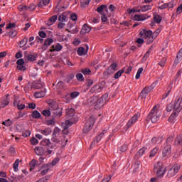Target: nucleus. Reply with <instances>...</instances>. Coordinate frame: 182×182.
I'll return each instance as SVG.
<instances>
[{
  "label": "nucleus",
  "mask_w": 182,
  "mask_h": 182,
  "mask_svg": "<svg viewBox=\"0 0 182 182\" xmlns=\"http://www.w3.org/2000/svg\"><path fill=\"white\" fill-rule=\"evenodd\" d=\"M42 134L45 136H49L52 133V129L50 128H47L41 132Z\"/></svg>",
  "instance_id": "nucleus-53"
},
{
  "label": "nucleus",
  "mask_w": 182,
  "mask_h": 182,
  "mask_svg": "<svg viewBox=\"0 0 182 182\" xmlns=\"http://www.w3.org/2000/svg\"><path fill=\"white\" fill-rule=\"evenodd\" d=\"M117 63H116V62H114V63H112L110 65H109V67H108V69H109V70H113V72L114 73V72H116V70H117Z\"/></svg>",
  "instance_id": "nucleus-42"
},
{
  "label": "nucleus",
  "mask_w": 182,
  "mask_h": 182,
  "mask_svg": "<svg viewBox=\"0 0 182 182\" xmlns=\"http://www.w3.org/2000/svg\"><path fill=\"white\" fill-rule=\"evenodd\" d=\"M107 133V131L103 130L100 134H98L96 138L94 139V141L92 142L91 146H93V144H96V143H99L102 139H103L105 134Z\"/></svg>",
  "instance_id": "nucleus-14"
},
{
  "label": "nucleus",
  "mask_w": 182,
  "mask_h": 182,
  "mask_svg": "<svg viewBox=\"0 0 182 182\" xmlns=\"http://www.w3.org/2000/svg\"><path fill=\"white\" fill-rule=\"evenodd\" d=\"M60 129H59L58 127H55L54 128L52 136H60Z\"/></svg>",
  "instance_id": "nucleus-49"
},
{
  "label": "nucleus",
  "mask_w": 182,
  "mask_h": 182,
  "mask_svg": "<svg viewBox=\"0 0 182 182\" xmlns=\"http://www.w3.org/2000/svg\"><path fill=\"white\" fill-rule=\"evenodd\" d=\"M50 2V0H41L38 3V8H43V6H46L47 5H49V3Z\"/></svg>",
  "instance_id": "nucleus-33"
},
{
  "label": "nucleus",
  "mask_w": 182,
  "mask_h": 182,
  "mask_svg": "<svg viewBox=\"0 0 182 182\" xmlns=\"http://www.w3.org/2000/svg\"><path fill=\"white\" fill-rule=\"evenodd\" d=\"M139 119V115L137 114H135L127 122V124H126L125 127H124V129L125 132H127L129 130V129H130V127H132V126L133 124H134V123H136V122H137Z\"/></svg>",
  "instance_id": "nucleus-7"
},
{
  "label": "nucleus",
  "mask_w": 182,
  "mask_h": 182,
  "mask_svg": "<svg viewBox=\"0 0 182 182\" xmlns=\"http://www.w3.org/2000/svg\"><path fill=\"white\" fill-rule=\"evenodd\" d=\"M90 92L92 93H100L102 92V90L100 89V87L98 85H95L91 89Z\"/></svg>",
  "instance_id": "nucleus-28"
},
{
  "label": "nucleus",
  "mask_w": 182,
  "mask_h": 182,
  "mask_svg": "<svg viewBox=\"0 0 182 182\" xmlns=\"http://www.w3.org/2000/svg\"><path fill=\"white\" fill-rule=\"evenodd\" d=\"M123 73H124V69L119 70L118 72H117L114 74V79H119V77H120V76H122V75H123Z\"/></svg>",
  "instance_id": "nucleus-46"
},
{
  "label": "nucleus",
  "mask_w": 182,
  "mask_h": 182,
  "mask_svg": "<svg viewBox=\"0 0 182 182\" xmlns=\"http://www.w3.org/2000/svg\"><path fill=\"white\" fill-rule=\"evenodd\" d=\"M127 12L129 15H130L131 14H136L137 12H141V9H135V8L128 9L127 10Z\"/></svg>",
  "instance_id": "nucleus-40"
},
{
  "label": "nucleus",
  "mask_w": 182,
  "mask_h": 182,
  "mask_svg": "<svg viewBox=\"0 0 182 182\" xmlns=\"http://www.w3.org/2000/svg\"><path fill=\"white\" fill-rule=\"evenodd\" d=\"M46 92L45 91H41V92H36L34 93V97L36 99H41V97H45V95Z\"/></svg>",
  "instance_id": "nucleus-32"
},
{
  "label": "nucleus",
  "mask_w": 182,
  "mask_h": 182,
  "mask_svg": "<svg viewBox=\"0 0 182 182\" xmlns=\"http://www.w3.org/2000/svg\"><path fill=\"white\" fill-rule=\"evenodd\" d=\"M16 131L18 132V133L23 132L25 130V128L23 127V124H18L16 127Z\"/></svg>",
  "instance_id": "nucleus-47"
},
{
  "label": "nucleus",
  "mask_w": 182,
  "mask_h": 182,
  "mask_svg": "<svg viewBox=\"0 0 182 182\" xmlns=\"http://www.w3.org/2000/svg\"><path fill=\"white\" fill-rule=\"evenodd\" d=\"M153 51V46H151L146 53L144 54V57L142 58V60H147L149 59V57L150 56V53Z\"/></svg>",
  "instance_id": "nucleus-29"
},
{
  "label": "nucleus",
  "mask_w": 182,
  "mask_h": 182,
  "mask_svg": "<svg viewBox=\"0 0 182 182\" xmlns=\"http://www.w3.org/2000/svg\"><path fill=\"white\" fill-rule=\"evenodd\" d=\"M92 0H83L80 2V5L82 8H87L89 6V4H90V1Z\"/></svg>",
  "instance_id": "nucleus-45"
},
{
  "label": "nucleus",
  "mask_w": 182,
  "mask_h": 182,
  "mask_svg": "<svg viewBox=\"0 0 182 182\" xmlns=\"http://www.w3.org/2000/svg\"><path fill=\"white\" fill-rule=\"evenodd\" d=\"M141 12H146V11L151 10V5H145L141 6Z\"/></svg>",
  "instance_id": "nucleus-50"
},
{
  "label": "nucleus",
  "mask_w": 182,
  "mask_h": 182,
  "mask_svg": "<svg viewBox=\"0 0 182 182\" xmlns=\"http://www.w3.org/2000/svg\"><path fill=\"white\" fill-rule=\"evenodd\" d=\"M50 178V176H46L40 179H38L36 182H48Z\"/></svg>",
  "instance_id": "nucleus-55"
},
{
  "label": "nucleus",
  "mask_w": 182,
  "mask_h": 182,
  "mask_svg": "<svg viewBox=\"0 0 182 182\" xmlns=\"http://www.w3.org/2000/svg\"><path fill=\"white\" fill-rule=\"evenodd\" d=\"M53 43V38H48L45 40L43 46L41 47V49L43 50H48V46H50Z\"/></svg>",
  "instance_id": "nucleus-15"
},
{
  "label": "nucleus",
  "mask_w": 182,
  "mask_h": 182,
  "mask_svg": "<svg viewBox=\"0 0 182 182\" xmlns=\"http://www.w3.org/2000/svg\"><path fill=\"white\" fill-rule=\"evenodd\" d=\"M36 58H38V54H29V55H24L25 62L28 63V62H35L36 60Z\"/></svg>",
  "instance_id": "nucleus-12"
},
{
  "label": "nucleus",
  "mask_w": 182,
  "mask_h": 182,
  "mask_svg": "<svg viewBox=\"0 0 182 182\" xmlns=\"http://www.w3.org/2000/svg\"><path fill=\"white\" fill-rule=\"evenodd\" d=\"M50 165H48V164H43L41 167V168H43L44 170L41 171V176H46V174H48V172L49 170H50Z\"/></svg>",
  "instance_id": "nucleus-20"
},
{
  "label": "nucleus",
  "mask_w": 182,
  "mask_h": 182,
  "mask_svg": "<svg viewBox=\"0 0 182 182\" xmlns=\"http://www.w3.org/2000/svg\"><path fill=\"white\" fill-rule=\"evenodd\" d=\"M163 141V136L153 137L151 139L152 144H160Z\"/></svg>",
  "instance_id": "nucleus-25"
},
{
  "label": "nucleus",
  "mask_w": 182,
  "mask_h": 182,
  "mask_svg": "<svg viewBox=\"0 0 182 182\" xmlns=\"http://www.w3.org/2000/svg\"><path fill=\"white\" fill-rule=\"evenodd\" d=\"M105 100L97 98V102H95V110H100L103 106H105Z\"/></svg>",
  "instance_id": "nucleus-16"
},
{
  "label": "nucleus",
  "mask_w": 182,
  "mask_h": 182,
  "mask_svg": "<svg viewBox=\"0 0 182 182\" xmlns=\"http://www.w3.org/2000/svg\"><path fill=\"white\" fill-rule=\"evenodd\" d=\"M171 154V144H166L164 148L162 156L163 157H168Z\"/></svg>",
  "instance_id": "nucleus-13"
},
{
  "label": "nucleus",
  "mask_w": 182,
  "mask_h": 182,
  "mask_svg": "<svg viewBox=\"0 0 182 182\" xmlns=\"http://www.w3.org/2000/svg\"><path fill=\"white\" fill-rule=\"evenodd\" d=\"M18 167H19V159H16L14 164V171H18Z\"/></svg>",
  "instance_id": "nucleus-59"
},
{
  "label": "nucleus",
  "mask_w": 182,
  "mask_h": 182,
  "mask_svg": "<svg viewBox=\"0 0 182 182\" xmlns=\"http://www.w3.org/2000/svg\"><path fill=\"white\" fill-rule=\"evenodd\" d=\"M17 35L18 31H16V30H13L9 32V36H10L11 38H15V36H16Z\"/></svg>",
  "instance_id": "nucleus-58"
},
{
  "label": "nucleus",
  "mask_w": 182,
  "mask_h": 182,
  "mask_svg": "<svg viewBox=\"0 0 182 182\" xmlns=\"http://www.w3.org/2000/svg\"><path fill=\"white\" fill-rule=\"evenodd\" d=\"M81 73L82 75H90L92 73V70L90 68H85L81 70Z\"/></svg>",
  "instance_id": "nucleus-56"
},
{
  "label": "nucleus",
  "mask_w": 182,
  "mask_h": 182,
  "mask_svg": "<svg viewBox=\"0 0 182 182\" xmlns=\"http://www.w3.org/2000/svg\"><path fill=\"white\" fill-rule=\"evenodd\" d=\"M95 119L94 117H90L86 122L85 127L82 129L83 133H89L90 130H92L93 126H95Z\"/></svg>",
  "instance_id": "nucleus-4"
},
{
  "label": "nucleus",
  "mask_w": 182,
  "mask_h": 182,
  "mask_svg": "<svg viewBox=\"0 0 182 182\" xmlns=\"http://www.w3.org/2000/svg\"><path fill=\"white\" fill-rule=\"evenodd\" d=\"M99 98V97L97 96H92L91 97L89 100H88V105H90V106H96V102L97 99Z\"/></svg>",
  "instance_id": "nucleus-23"
},
{
  "label": "nucleus",
  "mask_w": 182,
  "mask_h": 182,
  "mask_svg": "<svg viewBox=\"0 0 182 182\" xmlns=\"http://www.w3.org/2000/svg\"><path fill=\"white\" fill-rule=\"evenodd\" d=\"M9 94H7L4 95L3 97L0 100V109H4V107H6L8 105H9L10 99H9Z\"/></svg>",
  "instance_id": "nucleus-9"
},
{
  "label": "nucleus",
  "mask_w": 182,
  "mask_h": 182,
  "mask_svg": "<svg viewBox=\"0 0 182 182\" xmlns=\"http://www.w3.org/2000/svg\"><path fill=\"white\" fill-rule=\"evenodd\" d=\"M156 38H157V36H154V35L151 36L150 37H148L146 40V45H150V43H153Z\"/></svg>",
  "instance_id": "nucleus-43"
},
{
  "label": "nucleus",
  "mask_w": 182,
  "mask_h": 182,
  "mask_svg": "<svg viewBox=\"0 0 182 182\" xmlns=\"http://www.w3.org/2000/svg\"><path fill=\"white\" fill-rule=\"evenodd\" d=\"M73 79H75V74H70L67 75L66 80H65L66 83H69L70 82H72Z\"/></svg>",
  "instance_id": "nucleus-52"
},
{
  "label": "nucleus",
  "mask_w": 182,
  "mask_h": 182,
  "mask_svg": "<svg viewBox=\"0 0 182 182\" xmlns=\"http://www.w3.org/2000/svg\"><path fill=\"white\" fill-rule=\"evenodd\" d=\"M175 146H182V135L179 134L177 136V137L175 139L174 141Z\"/></svg>",
  "instance_id": "nucleus-30"
},
{
  "label": "nucleus",
  "mask_w": 182,
  "mask_h": 182,
  "mask_svg": "<svg viewBox=\"0 0 182 182\" xmlns=\"http://www.w3.org/2000/svg\"><path fill=\"white\" fill-rule=\"evenodd\" d=\"M91 29L92 28H90L87 24H84L80 33V35H86V33H89V32H90Z\"/></svg>",
  "instance_id": "nucleus-17"
},
{
  "label": "nucleus",
  "mask_w": 182,
  "mask_h": 182,
  "mask_svg": "<svg viewBox=\"0 0 182 182\" xmlns=\"http://www.w3.org/2000/svg\"><path fill=\"white\" fill-rule=\"evenodd\" d=\"M103 9H105V11L107 12V6L105 4L100 6L97 8V12H98V14H102V12H103Z\"/></svg>",
  "instance_id": "nucleus-41"
},
{
  "label": "nucleus",
  "mask_w": 182,
  "mask_h": 182,
  "mask_svg": "<svg viewBox=\"0 0 182 182\" xmlns=\"http://www.w3.org/2000/svg\"><path fill=\"white\" fill-rule=\"evenodd\" d=\"M43 116H46V117H49L50 116V110L44 109L42 112Z\"/></svg>",
  "instance_id": "nucleus-60"
},
{
  "label": "nucleus",
  "mask_w": 182,
  "mask_h": 182,
  "mask_svg": "<svg viewBox=\"0 0 182 182\" xmlns=\"http://www.w3.org/2000/svg\"><path fill=\"white\" fill-rule=\"evenodd\" d=\"M112 73H114V72L110 70V68H107L103 73V77H105V79H109V76H110V75H112Z\"/></svg>",
  "instance_id": "nucleus-35"
},
{
  "label": "nucleus",
  "mask_w": 182,
  "mask_h": 182,
  "mask_svg": "<svg viewBox=\"0 0 182 182\" xmlns=\"http://www.w3.org/2000/svg\"><path fill=\"white\" fill-rule=\"evenodd\" d=\"M146 150H147V148H146V147H143V148L140 149L137 151V153H136V154L135 155L134 158H135V159H139V157H141V156H143V155L144 154V153H146Z\"/></svg>",
  "instance_id": "nucleus-24"
},
{
  "label": "nucleus",
  "mask_w": 182,
  "mask_h": 182,
  "mask_svg": "<svg viewBox=\"0 0 182 182\" xmlns=\"http://www.w3.org/2000/svg\"><path fill=\"white\" fill-rule=\"evenodd\" d=\"M146 16H147V15H144V14H141V15L135 14L134 16V21H136L137 22H140L141 21H146Z\"/></svg>",
  "instance_id": "nucleus-19"
},
{
  "label": "nucleus",
  "mask_w": 182,
  "mask_h": 182,
  "mask_svg": "<svg viewBox=\"0 0 182 182\" xmlns=\"http://www.w3.org/2000/svg\"><path fill=\"white\" fill-rule=\"evenodd\" d=\"M76 78L79 82H85V77L82 73H77L76 75Z\"/></svg>",
  "instance_id": "nucleus-57"
},
{
  "label": "nucleus",
  "mask_w": 182,
  "mask_h": 182,
  "mask_svg": "<svg viewBox=\"0 0 182 182\" xmlns=\"http://www.w3.org/2000/svg\"><path fill=\"white\" fill-rule=\"evenodd\" d=\"M167 112H171V110H174V104L170 103L166 107Z\"/></svg>",
  "instance_id": "nucleus-64"
},
{
  "label": "nucleus",
  "mask_w": 182,
  "mask_h": 182,
  "mask_svg": "<svg viewBox=\"0 0 182 182\" xmlns=\"http://www.w3.org/2000/svg\"><path fill=\"white\" fill-rule=\"evenodd\" d=\"M67 18L68 17L66 16V13L64 12L59 16L58 21H59V22H66Z\"/></svg>",
  "instance_id": "nucleus-44"
},
{
  "label": "nucleus",
  "mask_w": 182,
  "mask_h": 182,
  "mask_svg": "<svg viewBox=\"0 0 182 182\" xmlns=\"http://www.w3.org/2000/svg\"><path fill=\"white\" fill-rule=\"evenodd\" d=\"M153 20L156 23H161V21H163V18L159 14H154Z\"/></svg>",
  "instance_id": "nucleus-27"
},
{
  "label": "nucleus",
  "mask_w": 182,
  "mask_h": 182,
  "mask_svg": "<svg viewBox=\"0 0 182 182\" xmlns=\"http://www.w3.org/2000/svg\"><path fill=\"white\" fill-rule=\"evenodd\" d=\"M50 107H51V109H53L54 110H56L58 107V105L55 102H51L48 103Z\"/></svg>",
  "instance_id": "nucleus-54"
},
{
  "label": "nucleus",
  "mask_w": 182,
  "mask_h": 182,
  "mask_svg": "<svg viewBox=\"0 0 182 182\" xmlns=\"http://www.w3.org/2000/svg\"><path fill=\"white\" fill-rule=\"evenodd\" d=\"M41 145L47 147V149H55L56 147V144L50 142V139H44L41 141Z\"/></svg>",
  "instance_id": "nucleus-10"
},
{
  "label": "nucleus",
  "mask_w": 182,
  "mask_h": 182,
  "mask_svg": "<svg viewBox=\"0 0 182 182\" xmlns=\"http://www.w3.org/2000/svg\"><path fill=\"white\" fill-rule=\"evenodd\" d=\"M134 171H137L140 168V161H136L134 164Z\"/></svg>",
  "instance_id": "nucleus-63"
},
{
  "label": "nucleus",
  "mask_w": 182,
  "mask_h": 182,
  "mask_svg": "<svg viewBox=\"0 0 182 182\" xmlns=\"http://www.w3.org/2000/svg\"><path fill=\"white\" fill-rule=\"evenodd\" d=\"M35 153L37 154V156H43V154H45V149L42 148L41 146H37L35 148Z\"/></svg>",
  "instance_id": "nucleus-22"
},
{
  "label": "nucleus",
  "mask_w": 182,
  "mask_h": 182,
  "mask_svg": "<svg viewBox=\"0 0 182 182\" xmlns=\"http://www.w3.org/2000/svg\"><path fill=\"white\" fill-rule=\"evenodd\" d=\"M154 171L159 178H161L166 173V168L163 166L162 162L159 161L154 164Z\"/></svg>",
  "instance_id": "nucleus-1"
},
{
  "label": "nucleus",
  "mask_w": 182,
  "mask_h": 182,
  "mask_svg": "<svg viewBox=\"0 0 182 182\" xmlns=\"http://www.w3.org/2000/svg\"><path fill=\"white\" fill-rule=\"evenodd\" d=\"M63 110V108H57L53 112L54 117H62V112Z\"/></svg>",
  "instance_id": "nucleus-31"
},
{
  "label": "nucleus",
  "mask_w": 182,
  "mask_h": 182,
  "mask_svg": "<svg viewBox=\"0 0 182 182\" xmlns=\"http://www.w3.org/2000/svg\"><path fill=\"white\" fill-rule=\"evenodd\" d=\"M174 110L178 113L179 112H181L182 109V95H178L176 97L174 100Z\"/></svg>",
  "instance_id": "nucleus-5"
},
{
  "label": "nucleus",
  "mask_w": 182,
  "mask_h": 182,
  "mask_svg": "<svg viewBox=\"0 0 182 182\" xmlns=\"http://www.w3.org/2000/svg\"><path fill=\"white\" fill-rule=\"evenodd\" d=\"M77 55H79V56H83V55H86V53H85V48L83 47H80L77 49Z\"/></svg>",
  "instance_id": "nucleus-51"
},
{
  "label": "nucleus",
  "mask_w": 182,
  "mask_h": 182,
  "mask_svg": "<svg viewBox=\"0 0 182 182\" xmlns=\"http://www.w3.org/2000/svg\"><path fill=\"white\" fill-rule=\"evenodd\" d=\"M180 170V165L178 164H175L172 166L170 170L168 171L167 177L171 178L174 177L176 174L178 173Z\"/></svg>",
  "instance_id": "nucleus-6"
},
{
  "label": "nucleus",
  "mask_w": 182,
  "mask_h": 182,
  "mask_svg": "<svg viewBox=\"0 0 182 182\" xmlns=\"http://www.w3.org/2000/svg\"><path fill=\"white\" fill-rule=\"evenodd\" d=\"M65 139H66V136L65 135L63 136H52L51 137V141L53 143H55L54 144H60L62 145V147H65L66 146V143H68V139L65 141Z\"/></svg>",
  "instance_id": "nucleus-3"
},
{
  "label": "nucleus",
  "mask_w": 182,
  "mask_h": 182,
  "mask_svg": "<svg viewBox=\"0 0 182 182\" xmlns=\"http://www.w3.org/2000/svg\"><path fill=\"white\" fill-rule=\"evenodd\" d=\"M63 49V46L60 43H57L55 45V49H50V52H60Z\"/></svg>",
  "instance_id": "nucleus-34"
},
{
  "label": "nucleus",
  "mask_w": 182,
  "mask_h": 182,
  "mask_svg": "<svg viewBox=\"0 0 182 182\" xmlns=\"http://www.w3.org/2000/svg\"><path fill=\"white\" fill-rule=\"evenodd\" d=\"M159 119L160 114H157V106H154L147 116L146 120L148 122L151 120V123H156L159 122Z\"/></svg>",
  "instance_id": "nucleus-2"
},
{
  "label": "nucleus",
  "mask_w": 182,
  "mask_h": 182,
  "mask_svg": "<svg viewBox=\"0 0 182 182\" xmlns=\"http://www.w3.org/2000/svg\"><path fill=\"white\" fill-rule=\"evenodd\" d=\"M157 151H159V147L156 146L150 151L149 158L151 159V158L154 157V156H156V154H157Z\"/></svg>",
  "instance_id": "nucleus-39"
},
{
  "label": "nucleus",
  "mask_w": 182,
  "mask_h": 182,
  "mask_svg": "<svg viewBox=\"0 0 182 182\" xmlns=\"http://www.w3.org/2000/svg\"><path fill=\"white\" fill-rule=\"evenodd\" d=\"M2 124H4V126H6L7 127H9V126H12V121H11V119H9L3 122Z\"/></svg>",
  "instance_id": "nucleus-61"
},
{
  "label": "nucleus",
  "mask_w": 182,
  "mask_h": 182,
  "mask_svg": "<svg viewBox=\"0 0 182 182\" xmlns=\"http://www.w3.org/2000/svg\"><path fill=\"white\" fill-rule=\"evenodd\" d=\"M38 164V161L36 159H33L30 163V171H32V170H35V166Z\"/></svg>",
  "instance_id": "nucleus-37"
},
{
  "label": "nucleus",
  "mask_w": 182,
  "mask_h": 182,
  "mask_svg": "<svg viewBox=\"0 0 182 182\" xmlns=\"http://www.w3.org/2000/svg\"><path fill=\"white\" fill-rule=\"evenodd\" d=\"M79 95H80V93L77 91H74L73 92L70 93V97L71 99H75V97H77V96H79Z\"/></svg>",
  "instance_id": "nucleus-62"
},
{
  "label": "nucleus",
  "mask_w": 182,
  "mask_h": 182,
  "mask_svg": "<svg viewBox=\"0 0 182 182\" xmlns=\"http://www.w3.org/2000/svg\"><path fill=\"white\" fill-rule=\"evenodd\" d=\"M151 87L144 88L140 93L139 97H141V99H146V96H147V95H149V93H150V92H151V89H154V87H156V83L154 82L151 85Z\"/></svg>",
  "instance_id": "nucleus-8"
},
{
  "label": "nucleus",
  "mask_w": 182,
  "mask_h": 182,
  "mask_svg": "<svg viewBox=\"0 0 182 182\" xmlns=\"http://www.w3.org/2000/svg\"><path fill=\"white\" fill-rule=\"evenodd\" d=\"M28 43V38L24 37L22 41L19 42L20 48H23Z\"/></svg>",
  "instance_id": "nucleus-48"
},
{
  "label": "nucleus",
  "mask_w": 182,
  "mask_h": 182,
  "mask_svg": "<svg viewBox=\"0 0 182 182\" xmlns=\"http://www.w3.org/2000/svg\"><path fill=\"white\" fill-rule=\"evenodd\" d=\"M31 116L33 117V119H41V112H39L38 110L33 111Z\"/></svg>",
  "instance_id": "nucleus-36"
},
{
  "label": "nucleus",
  "mask_w": 182,
  "mask_h": 182,
  "mask_svg": "<svg viewBox=\"0 0 182 182\" xmlns=\"http://www.w3.org/2000/svg\"><path fill=\"white\" fill-rule=\"evenodd\" d=\"M66 117H73L75 116V109L73 108H67L65 109Z\"/></svg>",
  "instance_id": "nucleus-21"
},
{
  "label": "nucleus",
  "mask_w": 182,
  "mask_h": 182,
  "mask_svg": "<svg viewBox=\"0 0 182 182\" xmlns=\"http://www.w3.org/2000/svg\"><path fill=\"white\" fill-rule=\"evenodd\" d=\"M56 21H58V16L54 15L53 16H51L49 19L47 23V25L48 26H50L51 25H53V23H55V22H56Z\"/></svg>",
  "instance_id": "nucleus-26"
},
{
  "label": "nucleus",
  "mask_w": 182,
  "mask_h": 182,
  "mask_svg": "<svg viewBox=\"0 0 182 182\" xmlns=\"http://www.w3.org/2000/svg\"><path fill=\"white\" fill-rule=\"evenodd\" d=\"M58 163H59V158H55L51 163L47 164V165H50V168H52V167H55V166H56Z\"/></svg>",
  "instance_id": "nucleus-38"
},
{
  "label": "nucleus",
  "mask_w": 182,
  "mask_h": 182,
  "mask_svg": "<svg viewBox=\"0 0 182 182\" xmlns=\"http://www.w3.org/2000/svg\"><path fill=\"white\" fill-rule=\"evenodd\" d=\"M182 60V48L179 50L175 60H174V63L176 65H178L179 63H181Z\"/></svg>",
  "instance_id": "nucleus-18"
},
{
  "label": "nucleus",
  "mask_w": 182,
  "mask_h": 182,
  "mask_svg": "<svg viewBox=\"0 0 182 182\" xmlns=\"http://www.w3.org/2000/svg\"><path fill=\"white\" fill-rule=\"evenodd\" d=\"M152 35H153V31H151V30L147 31L146 29H143L139 32V36L141 38H144V39H147V38H150V36H152Z\"/></svg>",
  "instance_id": "nucleus-11"
}]
</instances>
